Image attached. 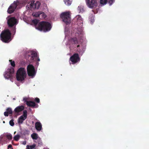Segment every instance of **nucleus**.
<instances>
[{
  "mask_svg": "<svg viewBox=\"0 0 149 149\" xmlns=\"http://www.w3.org/2000/svg\"><path fill=\"white\" fill-rule=\"evenodd\" d=\"M60 17L62 21L66 24H68L70 23L71 17L70 12H64L61 13Z\"/></svg>",
  "mask_w": 149,
  "mask_h": 149,
  "instance_id": "4",
  "label": "nucleus"
},
{
  "mask_svg": "<svg viewBox=\"0 0 149 149\" xmlns=\"http://www.w3.org/2000/svg\"><path fill=\"white\" fill-rule=\"evenodd\" d=\"M3 123H5V121H4L3 122Z\"/></svg>",
  "mask_w": 149,
  "mask_h": 149,
  "instance_id": "43",
  "label": "nucleus"
},
{
  "mask_svg": "<svg viewBox=\"0 0 149 149\" xmlns=\"http://www.w3.org/2000/svg\"><path fill=\"white\" fill-rule=\"evenodd\" d=\"M31 56V57L30 60L31 61H33L34 60V58H35L37 57V53L35 52H33L32 53Z\"/></svg>",
  "mask_w": 149,
  "mask_h": 149,
  "instance_id": "17",
  "label": "nucleus"
},
{
  "mask_svg": "<svg viewBox=\"0 0 149 149\" xmlns=\"http://www.w3.org/2000/svg\"><path fill=\"white\" fill-rule=\"evenodd\" d=\"M26 104L28 106L32 107H34L36 106V107H38V105H36L34 102L32 101H29V102H27Z\"/></svg>",
  "mask_w": 149,
  "mask_h": 149,
  "instance_id": "14",
  "label": "nucleus"
},
{
  "mask_svg": "<svg viewBox=\"0 0 149 149\" xmlns=\"http://www.w3.org/2000/svg\"><path fill=\"white\" fill-rule=\"evenodd\" d=\"M70 1H69V0H68V1H67V3H68V5H70L71 4V3H70V4H69V2H70Z\"/></svg>",
  "mask_w": 149,
  "mask_h": 149,
  "instance_id": "37",
  "label": "nucleus"
},
{
  "mask_svg": "<svg viewBox=\"0 0 149 149\" xmlns=\"http://www.w3.org/2000/svg\"><path fill=\"white\" fill-rule=\"evenodd\" d=\"M39 21L36 19H33L32 22L35 25L36 28L39 30L45 32L48 31L51 28V24L48 22L42 21L38 24Z\"/></svg>",
  "mask_w": 149,
  "mask_h": 149,
  "instance_id": "1",
  "label": "nucleus"
},
{
  "mask_svg": "<svg viewBox=\"0 0 149 149\" xmlns=\"http://www.w3.org/2000/svg\"><path fill=\"white\" fill-rule=\"evenodd\" d=\"M78 10H79V13H82L84 11L83 7L81 6H80L78 7Z\"/></svg>",
  "mask_w": 149,
  "mask_h": 149,
  "instance_id": "20",
  "label": "nucleus"
},
{
  "mask_svg": "<svg viewBox=\"0 0 149 149\" xmlns=\"http://www.w3.org/2000/svg\"><path fill=\"white\" fill-rule=\"evenodd\" d=\"M26 142L25 141H24L23 142V145H25L26 144Z\"/></svg>",
  "mask_w": 149,
  "mask_h": 149,
  "instance_id": "36",
  "label": "nucleus"
},
{
  "mask_svg": "<svg viewBox=\"0 0 149 149\" xmlns=\"http://www.w3.org/2000/svg\"><path fill=\"white\" fill-rule=\"evenodd\" d=\"M19 3L18 1H14L9 7L7 12L9 14H11L13 13L16 8L17 5Z\"/></svg>",
  "mask_w": 149,
  "mask_h": 149,
  "instance_id": "8",
  "label": "nucleus"
},
{
  "mask_svg": "<svg viewBox=\"0 0 149 149\" xmlns=\"http://www.w3.org/2000/svg\"><path fill=\"white\" fill-rule=\"evenodd\" d=\"M12 146L11 144H10V145H8V148H12Z\"/></svg>",
  "mask_w": 149,
  "mask_h": 149,
  "instance_id": "35",
  "label": "nucleus"
},
{
  "mask_svg": "<svg viewBox=\"0 0 149 149\" xmlns=\"http://www.w3.org/2000/svg\"><path fill=\"white\" fill-rule=\"evenodd\" d=\"M0 138H1V139H2V138H3V137H2L1 136L0 137Z\"/></svg>",
  "mask_w": 149,
  "mask_h": 149,
  "instance_id": "40",
  "label": "nucleus"
},
{
  "mask_svg": "<svg viewBox=\"0 0 149 149\" xmlns=\"http://www.w3.org/2000/svg\"><path fill=\"white\" fill-rule=\"evenodd\" d=\"M36 146L35 144H33L32 145L29 146L27 145L26 146V149H33L35 148Z\"/></svg>",
  "mask_w": 149,
  "mask_h": 149,
  "instance_id": "19",
  "label": "nucleus"
},
{
  "mask_svg": "<svg viewBox=\"0 0 149 149\" xmlns=\"http://www.w3.org/2000/svg\"><path fill=\"white\" fill-rule=\"evenodd\" d=\"M40 17L41 16V17L43 18H45L46 17V15L43 12H40Z\"/></svg>",
  "mask_w": 149,
  "mask_h": 149,
  "instance_id": "22",
  "label": "nucleus"
},
{
  "mask_svg": "<svg viewBox=\"0 0 149 149\" xmlns=\"http://www.w3.org/2000/svg\"><path fill=\"white\" fill-rule=\"evenodd\" d=\"M26 76L25 69L23 68H20L17 71L16 74V78L18 81L23 82Z\"/></svg>",
  "mask_w": 149,
  "mask_h": 149,
  "instance_id": "3",
  "label": "nucleus"
},
{
  "mask_svg": "<svg viewBox=\"0 0 149 149\" xmlns=\"http://www.w3.org/2000/svg\"><path fill=\"white\" fill-rule=\"evenodd\" d=\"M14 72V70L13 68H11L8 70V71L5 72L4 74V77L6 79H10V80L13 82V74Z\"/></svg>",
  "mask_w": 149,
  "mask_h": 149,
  "instance_id": "6",
  "label": "nucleus"
},
{
  "mask_svg": "<svg viewBox=\"0 0 149 149\" xmlns=\"http://www.w3.org/2000/svg\"><path fill=\"white\" fill-rule=\"evenodd\" d=\"M33 16H35L36 17H40V12L38 13H35L33 15Z\"/></svg>",
  "mask_w": 149,
  "mask_h": 149,
  "instance_id": "30",
  "label": "nucleus"
},
{
  "mask_svg": "<svg viewBox=\"0 0 149 149\" xmlns=\"http://www.w3.org/2000/svg\"><path fill=\"white\" fill-rule=\"evenodd\" d=\"M88 6L91 8H95L97 6V0H86Z\"/></svg>",
  "mask_w": 149,
  "mask_h": 149,
  "instance_id": "7",
  "label": "nucleus"
},
{
  "mask_svg": "<svg viewBox=\"0 0 149 149\" xmlns=\"http://www.w3.org/2000/svg\"><path fill=\"white\" fill-rule=\"evenodd\" d=\"M71 41L73 44L75 45L77 48L79 47V45L81 44L79 40H78L76 38H73L71 39Z\"/></svg>",
  "mask_w": 149,
  "mask_h": 149,
  "instance_id": "13",
  "label": "nucleus"
},
{
  "mask_svg": "<svg viewBox=\"0 0 149 149\" xmlns=\"http://www.w3.org/2000/svg\"><path fill=\"white\" fill-rule=\"evenodd\" d=\"M31 137L33 139H37L38 138V134L35 133H33L31 135Z\"/></svg>",
  "mask_w": 149,
  "mask_h": 149,
  "instance_id": "18",
  "label": "nucleus"
},
{
  "mask_svg": "<svg viewBox=\"0 0 149 149\" xmlns=\"http://www.w3.org/2000/svg\"><path fill=\"white\" fill-rule=\"evenodd\" d=\"M16 133V132H14V134H15Z\"/></svg>",
  "mask_w": 149,
  "mask_h": 149,
  "instance_id": "41",
  "label": "nucleus"
},
{
  "mask_svg": "<svg viewBox=\"0 0 149 149\" xmlns=\"http://www.w3.org/2000/svg\"><path fill=\"white\" fill-rule=\"evenodd\" d=\"M70 60L71 61L72 64H74L79 61L80 59L79 54L76 53L71 56L70 58Z\"/></svg>",
  "mask_w": 149,
  "mask_h": 149,
  "instance_id": "10",
  "label": "nucleus"
},
{
  "mask_svg": "<svg viewBox=\"0 0 149 149\" xmlns=\"http://www.w3.org/2000/svg\"><path fill=\"white\" fill-rule=\"evenodd\" d=\"M11 149H13V148H11Z\"/></svg>",
  "mask_w": 149,
  "mask_h": 149,
  "instance_id": "44",
  "label": "nucleus"
},
{
  "mask_svg": "<svg viewBox=\"0 0 149 149\" xmlns=\"http://www.w3.org/2000/svg\"><path fill=\"white\" fill-rule=\"evenodd\" d=\"M7 149H9V148H8Z\"/></svg>",
  "mask_w": 149,
  "mask_h": 149,
  "instance_id": "45",
  "label": "nucleus"
},
{
  "mask_svg": "<svg viewBox=\"0 0 149 149\" xmlns=\"http://www.w3.org/2000/svg\"><path fill=\"white\" fill-rule=\"evenodd\" d=\"M12 31L14 33V34H15L16 32V29L15 27L12 28Z\"/></svg>",
  "mask_w": 149,
  "mask_h": 149,
  "instance_id": "33",
  "label": "nucleus"
},
{
  "mask_svg": "<svg viewBox=\"0 0 149 149\" xmlns=\"http://www.w3.org/2000/svg\"><path fill=\"white\" fill-rule=\"evenodd\" d=\"M23 134L24 135L29 134V132L28 130H25L23 131Z\"/></svg>",
  "mask_w": 149,
  "mask_h": 149,
  "instance_id": "23",
  "label": "nucleus"
},
{
  "mask_svg": "<svg viewBox=\"0 0 149 149\" xmlns=\"http://www.w3.org/2000/svg\"><path fill=\"white\" fill-rule=\"evenodd\" d=\"M9 62H10L11 65L13 67H14L15 66V62L14 61H12V60H9Z\"/></svg>",
  "mask_w": 149,
  "mask_h": 149,
  "instance_id": "26",
  "label": "nucleus"
},
{
  "mask_svg": "<svg viewBox=\"0 0 149 149\" xmlns=\"http://www.w3.org/2000/svg\"><path fill=\"white\" fill-rule=\"evenodd\" d=\"M13 121H14L12 119V120H11L9 122V124H10V125L11 126H14V123Z\"/></svg>",
  "mask_w": 149,
  "mask_h": 149,
  "instance_id": "28",
  "label": "nucleus"
},
{
  "mask_svg": "<svg viewBox=\"0 0 149 149\" xmlns=\"http://www.w3.org/2000/svg\"><path fill=\"white\" fill-rule=\"evenodd\" d=\"M28 100V98L26 97H24L23 99V101L24 102H26V104L27 103V102H29V101H27Z\"/></svg>",
  "mask_w": 149,
  "mask_h": 149,
  "instance_id": "32",
  "label": "nucleus"
},
{
  "mask_svg": "<svg viewBox=\"0 0 149 149\" xmlns=\"http://www.w3.org/2000/svg\"><path fill=\"white\" fill-rule=\"evenodd\" d=\"M6 111L9 113V114H12L13 113V111L12 109L11 108H8L6 109Z\"/></svg>",
  "mask_w": 149,
  "mask_h": 149,
  "instance_id": "24",
  "label": "nucleus"
},
{
  "mask_svg": "<svg viewBox=\"0 0 149 149\" xmlns=\"http://www.w3.org/2000/svg\"><path fill=\"white\" fill-rule=\"evenodd\" d=\"M38 61H40V59L39 58H38Z\"/></svg>",
  "mask_w": 149,
  "mask_h": 149,
  "instance_id": "39",
  "label": "nucleus"
},
{
  "mask_svg": "<svg viewBox=\"0 0 149 149\" xmlns=\"http://www.w3.org/2000/svg\"><path fill=\"white\" fill-rule=\"evenodd\" d=\"M35 102L37 103H39L40 102V99L38 97L35 98Z\"/></svg>",
  "mask_w": 149,
  "mask_h": 149,
  "instance_id": "31",
  "label": "nucleus"
},
{
  "mask_svg": "<svg viewBox=\"0 0 149 149\" xmlns=\"http://www.w3.org/2000/svg\"><path fill=\"white\" fill-rule=\"evenodd\" d=\"M77 51L79 52L80 53L81 52V51H80V50H79V49H77Z\"/></svg>",
  "mask_w": 149,
  "mask_h": 149,
  "instance_id": "38",
  "label": "nucleus"
},
{
  "mask_svg": "<svg viewBox=\"0 0 149 149\" xmlns=\"http://www.w3.org/2000/svg\"><path fill=\"white\" fill-rule=\"evenodd\" d=\"M107 0H100V2L101 4L104 5L105 4L107 3Z\"/></svg>",
  "mask_w": 149,
  "mask_h": 149,
  "instance_id": "27",
  "label": "nucleus"
},
{
  "mask_svg": "<svg viewBox=\"0 0 149 149\" xmlns=\"http://www.w3.org/2000/svg\"><path fill=\"white\" fill-rule=\"evenodd\" d=\"M24 107L23 106H19L16 108L14 111L16 113H18L24 110Z\"/></svg>",
  "mask_w": 149,
  "mask_h": 149,
  "instance_id": "16",
  "label": "nucleus"
},
{
  "mask_svg": "<svg viewBox=\"0 0 149 149\" xmlns=\"http://www.w3.org/2000/svg\"><path fill=\"white\" fill-rule=\"evenodd\" d=\"M27 72L29 76H34L36 73L34 66L31 64L27 67Z\"/></svg>",
  "mask_w": 149,
  "mask_h": 149,
  "instance_id": "9",
  "label": "nucleus"
},
{
  "mask_svg": "<svg viewBox=\"0 0 149 149\" xmlns=\"http://www.w3.org/2000/svg\"><path fill=\"white\" fill-rule=\"evenodd\" d=\"M27 111L26 110H24L23 111V114L21 116L18 118V123L19 124H22L24 120L27 118Z\"/></svg>",
  "mask_w": 149,
  "mask_h": 149,
  "instance_id": "11",
  "label": "nucleus"
},
{
  "mask_svg": "<svg viewBox=\"0 0 149 149\" xmlns=\"http://www.w3.org/2000/svg\"><path fill=\"white\" fill-rule=\"evenodd\" d=\"M7 23L9 26L13 27L17 24V19L15 17H11L8 20Z\"/></svg>",
  "mask_w": 149,
  "mask_h": 149,
  "instance_id": "12",
  "label": "nucleus"
},
{
  "mask_svg": "<svg viewBox=\"0 0 149 149\" xmlns=\"http://www.w3.org/2000/svg\"><path fill=\"white\" fill-rule=\"evenodd\" d=\"M11 33L8 29L5 30L0 34L1 40L5 43H8L11 40Z\"/></svg>",
  "mask_w": 149,
  "mask_h": 149,
  "instance_id": "2",
  "label": "nucleus"
},
{
  "mask_svg": "<svg viewBox=\"0 0 149 149\" xmlns=\"http://www.w3.org/2000/svg\"><path fill=\"white\" fill-rule=\"evenodd\" d=\"M34 2V1H32L31 3L27 4L26 7L28 9L31 10L36 8H39L40 5V3L38 1H37L36 3Z\"/></svg>",
  "mask_w": 149,
  "mask_h": 149,
  "instance_id": "5",
  "label": "nucleus"
},
{
  "mask_svg": "<svg viewBox=\"0 0 149 149\" xmlns=\"http://www.w3.org/2000/svg\"><path fill=\"white\" fill-rule=\"evenodd\" d=\"M6 137L9 140H11L12 139V136L11 134H7L6 135Z\"/></svg>",
  "mask_w": 149,
  "mask_h": 149,
  "instance_id": "25",
  "label": "nucleus"
},
{
  "mask_svg": "<svg viewBox=\"0 0 149 149\" xmlns=\"http://www.w3.org/2000/svg\"><path fill=\"white\" fill-rule=\"evenodd\" d=\"M35 128L36 130L40 131L42 129V125L41 123L38 122H36L35 124Z\"/></svg>",
  "mask_w": 149,
  "mask_h": 149,
  "instance_id": "15",
  "label": "nucleus"
},
{
  "mask_svg": "<svg viewBox=\"0 0 149 149\" xmlns=\"http://www.w3.org/2000/svg\"><path fill=\"white\" fill-rule=\"evenodd\" d=\"M114 1L115 0H108V3L110 5H111L114 2Z\"/></svg>",
  "mask_w": 149,
  "mask_h": 149,
  "instance_id": "29",
  "label": "nucleus"
},
{
  "mask_svg": "<svg viewBox=\"0 0 149 149\" xmlns=\"http://www.w3.org/2000/svg\"><path fill=\"white\" fill-rule=\"evenodd\" d=\"M4 114L5 116H8L9 113L6 111L4 112Z\"/></svg>",
  "mask_w": 149,
  "mask_h": 149,
  "instance_id": "34",
  "label": "nucleus"
},
{
  "mask_svg": "<svg viewBox=\"0 0 149 149\" xmlns=\"http://www.w3.org/2000/svg\"><path fill=\"white\" fill-rule=\"evenodd\" d=\"M20 137V135H19V134H17V135L15 136L14 137L13 139H14L15 140V141H18V140L19 139Z\"/></svg>",
  "mask_w": 149,
  "mask_h": 149,
  "instance_id": "21",
  "label": "nucleus"
},
{
  "mask_svg": "<svg viewBox=\"0 0 149 149\" xmlns=\"http://www.w3.org/2000/svg\"><path fill=\"white\" fill-rule=\"evenodd\" d=\"M83 53H84V52H82L81 53V54H82Z\"/></svg>",
  "mask_w": 149,
  "mask_h": 149,
  "instance_id": "42",
  "label": "nucleus"
}]
</instances>
